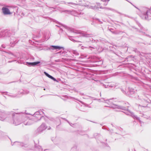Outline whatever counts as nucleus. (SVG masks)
I'll list each match as a JSON object with an SVG mask.
<instances>
[{
  "label": "nucleus",
  "instance_id": "obj_2",
  "mask_svg": "<svg viewBox=\"0 0 151 151\" xmlns=\"http://www.w3.org/2000/svg\"><path fill=\"white\" fill-rule=\"evenodd\" d=\"M47 128L46 126L44 124H42L37 129L38 132H41L45 130Z\"/></svg>",
  "mask_w": 151,
  "mask_h": 151
},
{
  "label": "nucleus",
  "instance_id": "obj_14",
  "mask_svg": "<svg viewBox=\"0 0 151 151\" xmlns=\"http://www.w3.org/2000/svg\"><path fill=\"white\" fill-rule=\"evenodd\" d=\"M145 16H146V15H145ZM148 17L147 16V17H146V16H145V18L143 17V18L144 19H147Z\"/></svg>",
  "mask_w": 151,
  "mask_h": 151
},
{
  "label": "nucleus",
  "instance_id": "obj_12",
  "mask_svg": "<svg viewBox=\"0 0 151 151\" xmlns=\"http://www.w3.org/2000/svg\"><path fill=\"white\" fill-rule=\"evenodd\" d=\"M31 122V121L30 120H29L28 122H27V123H24V124L25 125H30L31 124L30 123V122Z\"/></svg>",
  "mask_w": 151,
  "mask_h": 151
},
{
  "label": "nucleus",
  "instance_id": "obj_18",
  "mask_svg": "<svg viewBox=\"0 0 151 151\" xmlns=\"http://www.w3.org/2000/svg\"><path fill=\"white\" fill-rule=\"evenodd\" d=\"M44 151H48L47 150H45Z\"/></svg>",
  "mask_w": 151,
  "mask_h": 151
},
{
  "label": "nucleus",
  "instance_id": "obj_7",
  "mask_svg": "<svg viewBox=\"0 0 151 151\" xmlns=\"http://www.w3.org/2000/svg\"><path fill=\"white\" fill-rule=\"evenodd\" d=\"M4 114H1V116L0 117V120L1 121L4 120L5 119V117Z\"/></svg>",
  "mask_w": 151,
  "mask_h": 151
},
{
  "label": "nucleus",
  "instance_id": "obj_19",
  "mask_svg": "<svg viewBox=\"0 0 151 151\" xmlns=\"http://www.w3.org/2000/svg\"><path fill=\"white\" fill-rule=\"evenodd\" d=\"M109 86H110V85H111V84H110V83H109Z\"/></svg>",
  "mask_w": 151,
  "mask_h": 151
},
{
  "label": "nucleus",
  "instance_id": "obj_5",
  "mask_svg": "<svg viewBox=\"0 0 151 151\" xmlns=\"http://www.w3.org/2000/svg\"><path fill=\"white\" fill-rule=\"evenodd\" d=\"M40 61L36 62L33 63H29V62H27V63L28 65H31L32 66H35L37 65L38 64L40 63Z\"/></svg>",
  "mask_w": 151,
  "mask_h": 151
},
{
  "label": "nucleus",
  "instance_id": "obj_1",
  "mask_svg": "<svg viewBox=\"0 0 151 151\" xmlns=\"http://www.w3.org/2000/svg\"><path fill=\"white\" fill-rule=\"evenodd\" d=\"M2 10L4 14V15H10L12 14V12H10L8 8L6 7H3Z\"/></svg>",
  "mask_w": 151,
  "mask_h": 151
},
{
  "label": "nucleus",
  "instance_id": "obj_4",
  "mask_svg": "<svg viewBox=\"0 0 151 151\" xmlns=\"http://www.w3.org/2000/svg\"><path fill=\"white\" fill-rule=\"evenodd\" d=\"M44 74L45 75L48 77L49 78L52 79V80H53L54 81H57L56 80V79H55V78L53 77L52 76H50L49 74L48 73H46L45 72H44Z\"/></svg>",
  "mask_w": 151,
  "mask_h": 151
},
{
  "label": "nucleus",
  "instance_id": "obj_6",
  "mask_svg": "<svg viewBox=\"0 0 151 151\" xmlns=\"http://www.w3.org/2000/svg\"><path fill=\"white\" fill-rule=\"evenodd\" d=\"M147 14L148 17H151V8L147 11Z\"/></svg>",
  "mask_w": 151,
  "mask_h": 151
},
{
  "label": "nucleus",
  "instance_id": "obj_20",
  "mask_svg": "<svg viewBox=\"0 0 151 151\" xmlns=\"http://www.w3.org/2000/svg\"><path fill=\"white\" fill-rule=\"evenodd\" d=\"M109 0H107V1H109Z\"/></svg>",
  "mask_w": 151,
  "mask_h": 151
},
{
  "label": "nucleus",
  "instance_id": "obj_13",
  "mask_svg": "<svg viewBox=\"0 0 151 151\" xmlns=\"http://www.w3.org/2000/svg\"><path fill=\"white\" fill-rule=\"evenodd\" d=\"M111 100V99H110V100H107L106 101V103H107L108 104H109L110 105V100Z\"/></svg>",
  "mask_w": 151,
  "mask_h": 151
},
{
  "label": "nucleus",
  "instance_id": "obj_8",
  "mask_svg": "<svg viewBox=\"0 0 151 151\" xmlns=\"http://www.w3.org/2000/svg\"><path fill=\"white\" fill-rule=\"evenodd\" d=\"M52 47H53V48L54 49H61V48H62V47H60V46H58L52 45Z\"/></svg>",
  "mask_w": 151,
  "mask_h": 151
},
{
  "label": "nucleus",
  "instance_id": "obj_9",
  "mask_svg": "<svg viewBox=\"0 0 151 151\" xmlns=\"http://www.w3.org/2000/svg\"><path fill=\"white\" fill-rule=\"evenodd\" d=\"M97 5V6L96 7V6H92V9H97L98 8H99V7L100 6V4L99 3H97L96 4Z\"/></svg>",
  "mask_w": 151,
  "mask_h": 151
},
{
  "label": "nucleus",
  "instance_id": "obj_17",
  "mask_svg": "<svg viewBox=\"0 0 151 151\" xmlns=\"http://www.w3.org/2000/svg\"><path fill=\"white\" fill-rule=\"evenodd\" d=\"M102 1H106V0H101Z\"/></svg>",
  "mask_w": 151,
  "mask_h": 151
},
{
  "label": "nucleus",
  "instance_id": "obj_16",
  "mask_svg": "<svg viewBox=\"0 0 151 151\" xmlns=\"http://www.w3.org/2000/svg\"><path fill=\"white\" fill-rule=\"evenodd\" d=\"M130 92H131V94H133V93H134V92H131V91H130Z\"/></svg>",
  "mask_w": 151,
  "mask_h": 151
},
{
  "label": "nucleus",
  "instance_id": "obj_10",
  "mask_svg": "<svg viewBox=\"0 0 151 151\" xmlns=\"http://www.w3.org/2000/svg\"><path fill=\"white\" fill-rule=\"evenodd\" d=\"M14 123L16 125H18L19 124V123L17 120H16L14 121Z\"/></svg>",
  "mask_w": 151,
  "mask_h": 151
},
{
  "label": "nucleus",
  "instance_id": "obj_15",
  "mask_svg": "<svg viewBox=\"0 0 151 151\" xmlns=\"http://www.w3.org/2000/svg\"><path fill=\"white\" fill-rule=\"evenodd\" d=\"M18 144L22 146V144L21 143L18 142Z\"/></svg>",
  "mask_w": 151,
  "mask_h": 151
},
{
  "label": "nucleus",
  "instance_id": "obj_3",
  "mask_svg": "<svg viewBox=\"0 0 151 151\" xmlns=\"http://www.w3.org/2000/svg\"><path fill=\"white\" fill-rule=\"evenodd\" d=\"M114 109L118 108L119 109H124V107L118 106L116 104H112L110 106H109Z\"/></svg>",
  "mask_w": 151,
  "mask_h": 151
},
{
  "label": "nucleus",
  "instance_id": "obj_11",
  "mask_svg": "<svg viewBox=\"0 0 151 151\" xmlns=\"http://www.w3.org/2000/svg\"><path fill=\"white\" fill-rule=\"evenodd\" d=\"M126 114L127 115H131L132 114V113L129 111L128 110L127 111V112H126Z\"/></svg>",
  "mask_w": 151,
  "mask_h": 151
}]
</instances>
